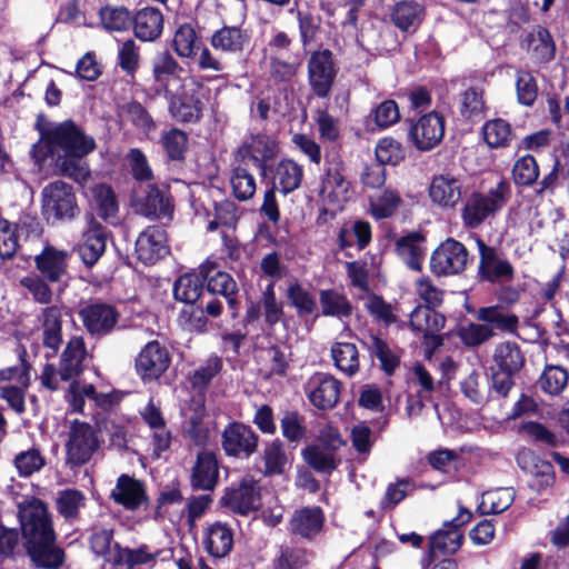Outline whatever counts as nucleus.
I'll return each instance as SVG.
<instances>
[{"label": "nucleus", "instance_id": "1", "mask_svg": "<svg viewBox=\"0 0 569 569\" xmlns=\"http://www.w3.org/2000/svg\"><path fill=\"white\" fill-rule=\"evenodd\" d=\"M96 149L94 139L82 131L73 121L50 123L41 133V141L33 146L38 161L46 157H57L61 173L78 183L90 176L86 156Z\"/></svg>", "mask_w": 569, "mask_h": 569}, {"label": "nucleus", "instance_id": "2", "mask_svg": "<svg viewBox=\"0 0 569 569\" xmlns=\"http://www.w3.org/2000/svg\"><path fill=\"white\" fill-rule=\"evenodd\" d=\"M19 520L32 561L47 569L62 565L63 552L56 546V533L46 505L34 498L24 500L19 505Z\"/></svg>", "mask_w": 569, "mask_h": 569}, {"label": "nucleus", "instance_id": "3", "mask_svg": "<svg viewBox=\"0 0 569 569\" xmlns=\"http://www.w3.org/2000/svg\"><path fill=\"white\" fill-rule=\"evenodd\" d=\"M510 197V186L501 180L487 193H471L462 208L461 218L468 228L479 227L486 219L501 210Z\"/></svg>", "mask_w": 569, "mask_h": 569}, {"label": "nucleus", "instance_id": "4", "mask_svg": "<svg viewBox=\"0 0 569 569\" xmlns=\"http://www.w3.org/2000/svg\"><path fill=\"white\" fill-rule=\"evenodd\" d=\"M66 399L72 412L92 417L98 421L99 412L110 410L118 402L114 392H98L93 385L74 380L70 383Z\"/></svg>", "mask_w": 569, "mask_h": 569}, {"label": "nucleus", "instance_id": "5", "mask_svg": "<svg viewBox=\"0 0 569 569\" xmlns=\"http://www.w3.org/2000/svg\"><path fill=\"white\" fill-rule=\"evenodd\" d=\"M78 211L71 186L57 180L42 190V212L48 221L72 219Z\"/></svg>", "mask_w": 569, "mask_h": 569}, {"label": "nucleus", "instance_id": "6", "mask_svg": "<svg viewBox=\"0 0 569 569\" xmlns=\"http://www.w3.org/2000/svg\"><path fill=\"white\" fill-rule=\"evenodd\" d=\"M100 441L94 429L87 422L72 421L66 445L67 459L73 466L88 462L99 449Z\"/></svg>", "mask_w": 569, "mask_h": 569}, {"label": "nucleus", "instance_id": "7", "mask_svg": "<svg viewBox=\"0 0 569 569\" xmlns=\"http://www.w3.org/2000/svg\"><path fill=\"white\" fill-rule=\"evenodd\" d=\"M468 258L466 247L461 242L448 238L432 252L430 269L436 276L459 274L466 269Z\"/></svg>", "mask_w": 569, "mask_h": 569}, {"label": "nucleus", "instance_id": "8", "mask_svg": "<svg viewBox=\"0 0 569 569\" xmlns=\"http://www.w3.org/2000/svg\"><path fill=\"white\" fill-rule=\"evenodd\" d=\"M350 182L339 164L328 167L321 181L319 197L326 211L335 213L341 210L349 199Z\"/></svg>", "mask_w": 569, "mask_h": 569}, {"label": "nucleus", "instance_id": "9", "mask_svg": "<svg viewBox=\"0 0 569 569\" xmlns=\"http://www.w3.org/2000/svg\"><path fill=\"white\" fill-rule=\"evenodd\" d=\"M336 67L329 50L316 51L308 61L309 83L316 96L327 98L336 78Z\"/></svg>", "mask_w": 569, "mask_h": 569}, {"label": "nucleus", "instance_id": "10", "mask_svg": "<svg viewBox=\"0 0 569 569\" xmlns=\"http://www.w3.org/2000/svg\"><path fill=\"white\" fill-rule=\"evenodd\" d=\"M183 69L167 51L159 52L152 60V74L158 90L177 94L190 80L183 79Z\"/></svg>", "mask_w": 569, "mask_h": 569}, {"label": "nucleus", "instance_id": "11", "mask_svg": "<svg viewBox=\"0 0 569 569\" xmlns=\"http://www.w3.org/2000/svg\"><path fill=\"white\" fill-rule=\"evenodd\" d=\"M221 502L232 512L247 516L261 506L259 487L253 478L246 477L237 487L227 489Z\"/></svg>", "mask_w": 569, "mask_h": 569}, {"label": "nucleus", "instance_id": "12", "mask_svg": "<svg viewBox=\"0 0 569 569\" xmlns=\"http://www.w3.org/2000/svg\"><path fill=\"white\" fill-rule=\"evenodd\" d=\"M277 151L278 144L273 137L266 133H257L243 142L238 149L234 160L263 170L264 163L272 159Z\"/></svg>", "mask_w": 569, "mask_h": 569}, {"label": "nucleus", "instance_id": "13", "mask_svg": "<svg viewBox=\"0 0 569 569\" xmlns=\"http://www.w3.org/2000/svg\"><path fill=\"white\" fill-rule=\"evenodd\" d=\"M470 519L471 513L468 510H461L455 520L445 522L443 527L430 537V552L451 555L458 551L463 540L461 527Z\"/></svg>", "mask_w": 569, "mask_h": 569}, {"label": "nucleus", "instance_id": "14", "mask_svg": "<svg viewBox=\"0 0 569 569\" xmlns=\"http://www.w3.org/2000/svg\"><path fill=\"white\" fill-rule=\"evenodd\" d=\"M198 86L189 81L177 94H167L169 111L179 122H196L202 113V103L198 96Z\"/></svg>", "mask_w": 569, "mask_h": 569}, {"label": "nucleus", "instance_id": "15", "mask_svg": "<svg viewBox=\"0 0 569 569\" xmlns=\"http://www.w3.org/2000/svg\"><path fill=\"white\" fill-rule=\"evenodd\" d=\"M199 272L201 278L207 281L209 293L222 296L231 309V316L236 317L237 283L232 277L227 272L218 270L216 262L210 260H207L199 267Z\"/></svg>", "mask_w": 569, "mask_h": 569}, {"label": "nucleus", "instance_id": "16", "mask_svg": "<svg viewBox=\"0 0 569 569\" xmlns=\"http://www.w3.org/2000/svg\"><path fill=\"white\" fill-rule=\"evenodd\" d=\"M168 252L167 233L161 227H148L136 240V256L144 264H154Z\"/></svg>", "mask_w": 569, "mask_h": 569}, {"label": "nucleus", "instance_id": "17", "mask_svg": "<svg viewBox=\"0 0 569 569\" xmlns=\"http://www.w3.org/2000/svg\"><path fill=\"white\" fill-rule=\"evenodd\" d=\"M445 119L438 112L422 116L410 129V138L415 146L422 151L435 148L443 138Z\"/></svg>", "mask_w": 569, "mask_h": 569}, {"label": "nucleus", "instance_id": "18", "mask_svg": "<svg viewBox=\"0 0 569 569\" xmlns=\"http://www.w3.org/2000/svg\"><path fill=\"white\" fill-rule=\"evenodd\" d=\"M169 365V352L158 341L147 343L136 360L137 371L143 380L158 379Z\"/></svg>", "mask_w": 569, "mask_h": 569}, {"label": "nucleus", "instance_id": "19", "mask_svg": "<svg viewBox=\"0 0 569 569\" xmlns=\"http://www.w3.org/2000/svg\"><path fill=\"white\" fill-rule=\"evenodd\" d=\"M340 382L332 376L318 372L307 382L306 391L310 402L319 409L335 407L340 397Z\"/></svg>", "mask_w": 569, "mask_h": 569}, {"label": "nucleus", "instance_id": "20", "mask_svg": "<svg viewBox=\"0 0 569 569\" xmlns=\"http://www.w3.org/2000/svg\"><path fill=\"white\" fill-rule=\"evenodd\" d=\"M257 445V435L243 423H230L222 433V448L228 456L249 457L256 451Z\"/></svg>", "mask_w": 569, "mask_h": 569}, {"label": "nucleus", "instance_id": "21", "mask_svg": "<svg viewBox=\"0 0 569 569\" xmlns=\"http://www.w3.org/2000/svg\"><path fill=\"white\" fill-rule=\"evenodd\" d=\"M428 193L433 204L442 209H451L461 199L462 182L450 173H441L431 179Z\"/></svg>", "mask_w": 569, "mask_h": 569}, {"label": "nucleus", "instance_id": "22", "mask_svg": "<svg viewBox=\"0 0 569 569\" xmlns=\"http://www.w3.org/2000/svg\"><path fill=\"white\" fill-rule=\"evenodd\" d=\"M516 459L520 469L532 477L531 488L541 491L553 485L555 476L551 463L537 457L530 449H521Z\"/></svg>", "mask_w": 569, "mask_h": 569}, {"label": "nucleus", "instance_id": "23", "mask_svg": "<svg viewBox=\"0 0 569 569\" xmlns=\"http://www.w3.org/2000/svg\"><path fill=\"white\" fill-rule=\"evenodd\" d=\"M111 499L127 510L134 511L148 501L146 487L140 480L121 475L110 493Z\"/></svg>", "mask_w": 569, "mask_h": 569}, {"label": "nucleus", "instance_id": "24", "mask_svg": "<svg viewBox=\"0 0 569 569\" xmlns=\"http://www.w3.org/2000/svg\"><path fill=\"white\" fill-rule=\"evenodd\" d=\"M80 316L84 327L92 335L110 332L119 318L114 307L107 303L90 305L81 310Z\"/></svg>", "mask_w": 569, "mask_h": 569}, {"label": "nucleus", "instance_id": "25", "mask_svg": "<svg viewBox=\"0 0 569 569\" xmlns=\"http://www.w3.org/2000/svg\"><path fill=\"white\" fill-rule=\"evenodd\" d=\"M477 244L480 254L479 273L481 278L492 282L512 277L513 269L511 264L506 259L500 258L493 248L486 246L480 239H477Z\"/></svg>", "mask_w": 569, "mask_h": 569}, {"label": "nucleus", "instance_id": "26", "mask_svg": "<svg viewBox=\"0 0 569 569\" xmlns=\"http://www.w3.org/2000/svg\"><path fill=\"white\" fill-rule=\"evenodd\" d=\"M69 253L58 250L52 246H46L40 254L34 258L36 267L43 278L51 282H58L67 274Z\"/></svg>", "mask_w": 569, "mask_h": 569}, {"label": "nucleus", "instance_id": "27", "mask_svg": "<svg viewBox=\"0 0 569 569\" xmlns=\"http://www.w3.org/2000/svg\"><path fill=\"white\" fill-rule=\"evenodd\" d=\"M133 31L141 41H154L163 29V17L159 9L146 7L132 17Z\"/></svg>", "mask_w": 569, "mask_h": 569}, {"label": "nucleus", "instance_id": "28", "mask_svg": "<svg viewBox=\"0 0 569 569\" xmlns=\"http://www.w3.org/2000/svg\"><path fill=\"white\" fill-rule=\"evenodd\" d=\"M323 513L320 508H302L296 510L289 521V531L292 535L310 539L318 535L323 526Z\"/></svg>", "mask_w": 569, "mask_h": 569}, {"label": "nucleus", "instance_id": "29", "mask_svg": "<svg viewBox=\"0 0 569 569\" xmlns=\"http://www.w3.org/2000/svg\"><path fill=\"white\" fill-rule=\"evenodd\" d=\"M61 310L53 306L42 312V343L47 349L46 357H54L61 346Z\"/></svg>", "mask_w": 569, "mask_h": 569}, {"label": "nucleus", "instance_id": "30", "mask_svg": "<svg viewBox=\"0 0 569 569\" xmlns=\"http://www.w3.org/2000/svg\"><path fill=\"white\" fill-rule=\"evenodd\" d=\"M203 545L210 556L223 558L231 551L233 545L232 530L224 523H212L204 530Z\"/></svg>", "mask_w": 569, "mask_h": 569}, {"label": "nucleus", "instance_id": "31", "mask_svg": "<svg viewBox=\"0 0 569 569\" xmlns=\"http://www.w3.org/2000/svg\"><path fill=\"white\" fill-rule=\"evenodd\" d=\"M136 207L139 213L154 219L170 218L173 210L169 194L156 187H151Z\"/></svg>", "mask_w": 569, "mask_h": 569}, {"label": "nucleus", "instance_id": "32", "mask_svg": "<svg viewBox=\"0 0 569 569\" xmlns=\"http://www.w3.org/2000/svg\"><path fill=\"white\" fill-rule=\"evenodd\" d=\"M86 355L82 338L73 337L68 341L59 368L61 380L67 381L82 372V361Z\"/></svg>", "mask_w": 569, "mask_h": 569}, {"label": "nucleus", "instance_id": "33", "mask_svg": "<svg viewBox=\"0 0 569 569\" xmlns=\"http://www.w3.org/2000/svg\"><path fill=\"white\" fill-rule=\"evenodd\" d=\"M106 249L104 229L91 222L88 230L83 233V240L79 246V254L87 266H93L102 256Z\"/></svg>", "mask_w": 569, "mask_h": 569}, {"label": "nucleus", "instance_id": "34", "mask_svg": "<svg viewBox=\"0 0 569 569\" xmlns=\"http://www.w3.org/2000/svg\"><path fill=\"white\" fill-rule=\"evenodd\" d=\"M249 34L237 27H223L211 37V46L228 53H240L249 46Z\"/></svg>", "mask_w": 569, "mask_h": 569}, {"label": "nucleus", "instance_id": "35", "mask_svg": "<svg viewBox=\"0 0 569 569\" xmlns=\"http://www.w3.org/2000/svg\"><path fill=\"white\" fill-rule=\"evenodd\" d=\"M218 475V462L213 455L209 452L199 453L191 476L192 486L201 490H212L217 483Z\"/></svg>", "mask_w": 569, "mask_h": 569}, {"label": "nucleus", "instance_id": "36", "mask_svg": "<svg viewBox=\"0 0 569 569\" xmlns=\"http://www.w3.org/2000/svg\"><path fill=\"white\" fill-rule=\"evenodd\" d=\"M477 318L492 328L493 336L496 330L513 333L518 327V317L502 306L480 308Z\"/></svg>", "mask_w": 569, "mask_h": 569}, {"label": "nucleus", "instance_id": "37", "mask_svg": "<svg viewBox=\"0 0 569 569\" xmlns=\"http://www.w3.org/2000/svg\"><path fill=\"white\" fill-rule=\"evenodd\" d=\"M522 46L538 61H549L555 56V44L549 31L542 27L533 28L523 39Z\"/></svg>", "mask_w": 569, "mask_h": 569}, {"label": "nucleus", "instance_id": "38", "mask_svg": "<svg viewBox=\"0 0 569 569\" xmlns=\"http://www.w3.org/2000/svg\"><path fill=\"white\" fill-rule=\"evenodd\" d=\"M250 167L252 166L244 164L242 161H236L231 171V191L240 201H246L252 198L257 189L256 178L250 171Z\"/></svg>", "mask_w": 569, "mask_h": 569}, {"label": "nucleus", "instance_id": "39", "mask_svg": "<svg viewBox=\"0 0 569 569\" xmlns=\"http://www.w3.org/2000/svg\"><path fill=\"white\" fill-rule=\"evenodd\" d=\"M87 194L103 220L110 222L116 220L118 202L109 186L103 183L94 184L87 190Z\"/></svg>", "mask_w": 569, "mask_h": 569}, {"label": "nucleus", "instance_id": "40", "mask_svg": "<svg viewBox=\"0 0 569 569\" xmlns=\"http://www.w3.org/2000/svg\"><path fill=\"white\" fill-rule=\"evenodd\" d=\"M446 319L435 309L418 306L410 313L409 327L416 333L440 332L445 327Z\"/></svg>", "mask_w": 569, "mask_h": 569}, {"label": "nucleus", "instance_id": "41", "mask_svg": "<svg viewBox=\"0 0 569 569\" xmlns=\"http://www.w3.org/2000/svg\"><path fill=\"white\" fill-rule=\"evenodd\" d=\"M303 178V169L291 159L281 160L276 168L274 186L283 193L299 188Z\"/></svg>", "mask_w": 569, "mask_h": 569}, {"label": "nucleus", "instance_id": "42", "mask_svg": "<svg viewBox=\"0 0 569 569\" xmlns=\"http://www.w3.org/2000/svg\"><path fill=\"white\" fill-rule=\"evenodd\" d=\"M396 249L398 256L411 270L419 271L421 269L425 248L419 234L415 233L400 238L397 241Z\"/></svg>", "mask_w": 569, "mask_h": 569}, {"label": "nucleus", "instance_id": "43", "mask_svg": "<svg viewBox=\"0 0 569 569\" xmlns=\"http://www.w3.org/2000/svg\"><path fill=\"white\" fill-rule=\"evenodd\" d=\"M338 239L342 249L356 246L358 250H361L371 240V227L367 221H355L340 229Z\"/></svg>", "mask_w": 569, "mask_h": 569}, {"label": "nucleus", "instance_id": "44", "mask_svg": "<svg viewBox=\"0 0 569 569\" xmlns=\"http://www.w3.org/2000/svg\"><path fill=\"white\" fill-rule=\"evenodd\" d=\"M203 291V279L200 273H186L178 278L174 283V298L187 306L194 305Z\"/></svg>", "mask_w": 569, "mask_h": 569}, {"label": "nucleus", "instance_id": "45", "mask_svg": "<svg viewBox=\"0 0 569 569\" xmlns=\"http://www.w3.org/2000/svg\"><path fill=\"white\" fill-rule=\"evenodd\" d=\"M331 357L335 366L347 376H353L359 370V352L355 343H333Z\"/></svg>", "mask_w": 569, "mask_h": 569}, {"label": "nucleus", "instance_id": "46", "mask_svg": "<svg viewBox=\"0 0 569 569\" xmlns=\"http://www.w3.org/2000/svg\"><path fill=\"white\" fill-rule=\"evenodd\" d=\"M422 7L412 0L398 2L392 12L393 23L403 31L416 30L422 19Z\"/></svg>", "mask_w": 569, "mask_h": 569}, {"label": "nucleus", "instance_id": "47", "mask_svg": "<svg viewBox=\"0 0 569 569\" xmlns=\"http://www.w3.org/2000/svg\"><path fill=\"white\" fill-rule=\"evenodd\" d=\"M482 134L490 148H507L515 138L510 124L502 119H492L482 127Z\"/></svg>", "mask_w": 569, "mask_h": 569}, {"label": "nucleus", "instance_id": "48", "mask_svg": "<svg viewBox=\"0 0 569 569\" xmlns=\"http://www.w3.org/2000/svg\"><path fill=\"white\" fill-rule=\"evenodd\" d=\"M402 203L398 191L385 189L370 198V211L376 219L391 217Z\"/></svg>", "mask_w": 569, "mask_h": 569}, {"label": "nucleus", "instance_id": "49", "mask_svg": "<svg viewBox=\"0 0 569 569\" xmlns=\"http://www.w3.org/2000/svg\"><path fill=\"white\" fill-rule=\"evenodd\" d=\"M86 502V496L77 489L61 490L56 499L57 510L66 520L77 519Z\"/></svg>", "mask_w": 569, "mask_h": 569}, {"label": "nucleus", "instance_id": "50", "mask_svg": "<svg viewBox=\"0 0 569 569\" xmlns=\"http://www.w3.org/2000/svg\"><path fill=\"white\" fill-rule=\"evenodd\" d=\"M320 306L323 316L345 319L351 316L352 306L346 296L335 290H322L320 292Z\"/></svg>", "mask_w": 569, "mask_h": 569}, {"label": "nucleus", "instance_id": "51", "mask_svg": "<svg viewBox=\"0 0 569 569\" xmlns=\"http://www.w3.org/2000/svg\"><path fill=\"white\" fill-rule=\"evenodd\" d=\"M102 27L109 31H123L131 24L132 17L123 6H103L99 10Z\"/></svg>", "mask_w": 569, "mask_h": 569}, {"label": "nucleus", "instance_id": "52", "mask_svg": "<svg viewBox=\"0 0 569 569\" xmlns=\"http://www.w3.org/2000/svg\"><path fill=\"white\" fill-rule=\"evenodd\" d=\"M306 462L316 471L330 473L337 467L335 451L322 445H313L302 452Z\"/></svg>", "mask_w": 569, "mask_h": 569}, {"label": "nucleus", "instance_id": "53", "mask_svg": "<svg viewBox=\"0 0 569 569\" xmlns=\"http://www.w3.org/2000/svg\"><path fill=\"white\" fill-rule=\"evenodd\" d=\"M513 500L512 488H498L482 493L479 509L482 513H500L508 509Z\"/></svg>", "mask_w": 569, "mask_h": 569}, {"label": "nucleus", "instance_id": "54", "mask_svg": "<svg viewBox=\"0 0 569 569\" xmlns=\"http://www.w3.org/2000/svg\"><path fill=\"white\" fill-rule=\"evenodd\" d=\"M493 359L500 370L509 372L518 371L523 365V357L519 347L509 341L497 346Z\"/></svg>", "mask_w": 569, "mask_h": 569}, {"label": "nucleus", "instance_id": "55", "mask_svg": "<svg viewBox=\"0 0 569 569\" xmlns=\"http://www.w3.org/2000/svg\"><path fill=\"white\" fill-rule=\"evenodd\" d=\"M569 375L560 366H547L541 373L538 385L542 391L556 396L563 391L568 383Z\"/></svg>", "mask_w": 569, "mask_h": 569}, {"label": "nucleus", "instance_id": "56", "mask_svg": "<svg viewBox=\"0 0 569 569\" xmlns=\"http://www.w3.org/2000/svg\"><path fill=\"white\" fill-rule=\"evenodd\" d=\"M183 432L198 446H203L208 441L210 427L209 423L204 421L203 408L200 407L187 417Z\"/></svg>", "mask_w": 569, "mask_h": 569}, {"label": "nucleus", "instance_id": "57", "mask_svg": "<svg viewBox=\"0 0 569 569\" xmlns=\"http://www.w3.org/2000/svg\"><path fill=\"white\" fill-rule=\"evenodd\" d=\"M287 298L299 316L311 315L316 310L317 305L313 296L298 281L289 283Z\"/></svg>", "mask_w": 569, "mask_h": 569}, {"label": "nucleus", "instance_id": "58", "mask_svg": "<svg viewBox=\"0 0 569 569\" xmlns=\"http://www.w3.org/2000/svg\"><path fill=\"white\" fill-rule=\"evenodd\" d=\"M198 37L190 24L180 26L172 40L173 50L181 58H191L197 48Z\"/></svg>", "mask_w": 569, "mask_h": 569}, {"label": "nucleus", "instance_id": "59", "mask_svg": "<svg viewBox=\"0 0 569 569\" xmlns=\"http://www.w3.org/2000/svg\"><path fill=\"white\" fill-rule=\"evenodd\" d=\"M161 144L171 160H181L188 148V137L179 129H170L161 136Z\"/></svg>", "mask_w": 569, "mask_h": 569}, {"label": "nucleus", "instance_id": "60", "mask_svg": "<svg viewBox=\"0 0 569 569\" xmlns=\"http://www.w3.org/2000/svg\"><path fill=\"white\" fill-rule=\"evenodd\" d=\"M539 177V167L532 156L519 158L512 168L513 181L519 186H530Z\"/></svg>", "mask_w": 569, "mask_h": 569}, {"label": "nucleus", "instance_id": "61", "mask_svg": "<svg viewBox=\"0 0 569 569\" xmlns=\"http://www.w3.org/2000/svg\"><path fill=\"white\" fill-rule=\"evenodd\" d=\"M376 158L380 166H396L405 158V151L397 140L383 138L376 147Z\"/></svg>", "mask_w": 569, "mask_h": 569}, {"label": "nucleus", "instance_id": "62", "mask_svg": "<svg viewBox=\"0 0 569 569\" xmlns=\"http://www.w3.org/2000/svg\"><path fill=\"white\" fill-rule=\"evenodd\" d=\"M358 298L363 300L365 308L376 319L386 323H391L395 321V315L392 312L391 306L387 303L381 297L368 291L367 293L359 295Z\"/></svg>", "mask_w": 569, "mask_h": 569}, {"label": "nucleus", "instance_id": "63", "mask_svg": "<svg viewBox=\"0 0 569 569\" xmlns=\"http://www.w3.org/2000/svg\"><path fill=\"white\" fill-rule=\"evenodd\" d=\"M288 457L280 441H272L264 449V468L267 475H280L283 472Z\"/></svg>", "mask_w": 569, "mask_h": 569}, {"label": "nucleus", "instance_id": "64", "mask_svg": "<svg viewBox=\"0 0 569 569\" xmlns=\"http://www.w3.org/2000/svg\"><path fill=\"white\" fill-rule=\"evenodd\" d=\"M44 465V458L41 452L31 448L26 451L18 453L14 458V466L22 477L31 476L39 471Z\"/></svg>", "mask_w": 569, "mask_h": 569}]
</instances>
